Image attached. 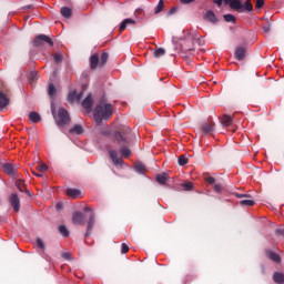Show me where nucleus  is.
Here are the masks:
<instances>
[{
  "label": "nucleus",
  "mask_w": 284,
  "mask_h": 284,
  "mask_svg": "<svg viewBox=\"0 0 284 284\" xmlns=\"http://www.w3.org/2000/svg\"><path fill=\"white\" fill-rule=\"evenodd\" d=\"M254 10V7L252 6V2L250 0H246L244 4L240 1V9L235 8L236 12L243 13V12H252Z\"/></svg>",
  "instance_id": "8"
},
{
  "label": "nucleus",
  "mask_w": 284,
  "mask_h": 284,
  "mask_svg": "<svg viewBox=\"0 0 284 284\" xmlns=\"http://www.w3.org/2000/svg\"><path fill=\"white\" fill-rule=\"evenodd\" d=\"M69 132L71 134H83V126H81V124H74Z\"/></svg>",
  "instance_id": "23"
},
{
  "label": "nucleus",
  "mask_w": 284,
  "mask_h": 284,
  "mask_svg": "<svg viewBox=\"0 0 284 284\" xmlns=\"http://www.w3.org/2000/svg\"><path fill=\"white\" fill-rule=\"evenodd\" d=\"M51 112H52V115L54 116L55 112H54V109L51 106Z\"/></svg>",
  "instance_id": "56"
},
{
  "label": "nucleus",
  "mask_w": 284,
  "mask_h": 284,
  "mask_svg": "<svg viewBox=\"0 0 284 284\" xmlns=\"http://www.w3.org/2000/svg\"><path fill=\"white\" fill-rule=\"evenodd\" d=\"M266 256L270 258V261H273V263H281V255H278L276 252L266 251Z\"/></svg>",
  "instance_id": "16"
},
{
  "label": "nucleus",
  "mask_w": 284,
  "mask_h": 284,
  "mask_svg": "<svg viewBox=\"0 0 284 284\" xmlns=\"http://www.w3.org/2000/svg\"><path fill=\"white\" fill-rule=\"evenodd\" d=\"M153 55L155 57V59H161V57H165V49L163 48L155 49V51L153 52Z\"/></svg>",
  "instance_id": "32"
},
{
  "label": "nucleus",
  "mask_w": 284,
  "mask_h": 284,
  "mask_svg": "<svg viewBox=\"0 0 284 284\" xmlns=\"http://www.w3.org/2000/svg\"><path fill=\"white\" fill-rule=\"evenodd\" d=\"M84 212H90L89 214V221L87 226V232L84 236H90L92 229L94 227V212L90 210V207H85Z\"/></svg>",
  "instance_id": "6"
},
{
  "label": "nucleus",
  "mask_w": 284,
  "mask_h": 284,
  "mask_svg": "<svg viewBox=\"0 0 284 284\" xmlns=\"http://www.w3.org/2000/svg\"><path fill=\"white\" fill-rule=\"evenodd\" d=\"M108 53H102L101 58H100V63L101 65H105V63H108Z\"/></svg>",
  "instance_id": "41"
},
{
  "label": "nucleus",
  "mask_w": 284,
  "mask_h": 284,
  "mask_svg": "<svg viewBox=\"0 0 284 284\" xmlns=\"http://www.w3.org/2000/svg\"><path fill=\"white\" fill-rule=\"evenodd\" d=\"M110 159L112 160V163L115 165H123V159L119 158V154L114 150L109 151Z\"/></svg>",
  "instance_id": "10"
},
{
  "label": "nucleus",
  "mask_w": 284,
  "mask_h": 284,
  "mask_svg": "<svg viewBox=\"0 0 284 284\" xmlns=\"http://www.w3.org/2000/svg\"><path fill=\"white\" fill-rule=\"evenodd\" d=\"M83 99V92L77 93V91H72L68 95L69 103H74V101H81Z\"/></svg>",
  "instance_id": "11"
},
{
  "label": "nucleus",
  "mask_w": 284,
  "mask_h": 284,
  "mask_svg": "<svg viewBox=\"0 0 284 284\" xmlns=\"http://www.w3.org/2000/svg\"><path fill=\"white\" fill-rule=\"evenodd\" d=\"M58 230L64 239H68V236H70V231H68V227L65 225H60Z\"/></svg>",
  "instance_id": "29"
},
{
  "label": "nucleus",
  "mask_w": 284,
  "mask_h": 284,
  "mask_svg": "<svg viewBox=\"0 0 284 284\" xmlns=\"http://www.w3.org/2000/svg\"><path fill=\"white\" fill-rule=\"evenodd\" d=\"M134 170H135V172H138V174H144V172H145V164L138 163V164H135Z\"/></svg>",
  "instance_id": "34"
},
{
  "label": "nucleus",
  "mask_w": 284,
  "mask_h": 284,
  "mask_svg": "<svg viewBox=\"0 0 284 284\" xmlns=\"http://www.w3.org/2000/svg\"><path fill=\"white\" fill-rule=\"evenodd\" d=\"M67 194L68 196H71V199H79V196H81V191L77 189H68Z\"/></svg>",
  "instance_id": "21"
},
{
  "label": "nucleus",
  "mask_w": 284,
  "mask_h": 284,
  "mask_svg": "<svg viewBox=\"0 0 284 284\" xmlns=\"http://www.w3.org/2000/svg\"><path fill=\"white\" fill-rule=\"evenodd\" d=\"M224 0H213V2L221 8L223 6Z\"/></svg>",
  "instance_id": "50"
},
{
  "label": "nucleus",
  "mask_w": 284,
  "mask_h": 284,
  "mask_svg": "<svg viewBox=\"0 0 284 284\" xmlns=\"http://www.w3.org/2000/svg\"><path fill=\"white\" fill-rule=\"evenodd\" d=\"M10 105V98L3 91H0V112H3Z\"/></svg>",
  "instance_id": "7"
},
{
  "label": "nucleus",
  "mask_w": 284,
  "mask_h": 284,
  "mask_svg": "<svg viewBox=\"0 0 284 284\" xmlns=\"http://www.w3.org/2000/svg\"><path fill=\"white\" fill-rule=\"evenodd\" d=\"M90 65H91V70H97V65H99V55L98 54L91 55Z\"/></svg>",
  "instance_id": "22"
},
{
  "label": "nucleus",
  "mask_w": 284,
  "mask_h": 284,
  "mask_svg": "<svg viewBox=\"0 0 284 284\" xmlns=\"http://www.w3.org/2000/svg\"><path fill=\"white\" fill-rule=\"evenodd\" d=\"M16 187L19 190V192H23V187H26V182H23V180H17Z\"/></svg>",
  "instance_id": "35"
},
{
  "label": "nucleus",
  "mask_w": 284,
  "mask_h": 284,
  "mask_svg": "<svg viewBox=\"0 0 284 284\" xmlns=\"http://www.w3.org/2000/svg\"><path fill=\"white\" fill-rule=\"evenodd\" d=\"M29 119L32 123H39V121H41V115L33 111L29 113Z\"/></svg>",
  "instance_id": "26"
},
{
  "label": "nucleus",
  "mask_w": 284,
  "mask_h": 284,
  "mask_svg": "<svg viewBox=\"0 0 284 284\" xmlns=\"http://www.w3.org/2000/svg\"><path fill=\"white\" fill-rule=\"evenodd\" d=\"M264 32H270V26L263 27Z\"/></svg>",
  "instance_id": "54"
},
{
  "label": "nucleus",
  "mask_w": 284,
  "mask_h": 284,
  "mask_svg": "<svg viewBox=\"0 0 284 284\" xmlns=\"http://www.w3.org/2000/svg\"><path fill=\"white\" fill-rule=\"evenodd\" d=\"M2 170L9 176H12L13 179L17 178V168H14V165L10 163H4Z\"/></svg>",
  "instance_id": "9"
},
{
  "label": "nucleus",
  "mask_w": 284,
  "mask_h": 284,
  "mask_svg": "<svg viewBox=\"0 0 284 284\" xmlns=\"http://www.w3.org/2000/svg\"><path fill=\"white\" fill-rule=\"evenodd\" d=\"M234 123V120L232 119V116L224 114L222 116V125H224V128H230V125H232Z\"/></svg>",
  "instance_id": "20"
},
{
  "label": "nucleus",
  "mask_w": 284,
  "mask_h": 284,
  "mask_svg": "<svg viewBox=\"0 0 284 284\" xmlns=\"http://www.w3.org/2000/svg\"><path fill=\"white\" fill-rule=\"evenodd\" d=\"M174 12H176V8H171V10H170V14H174Z\"/></svg>",
  "instance_id": "53"
},
{
  "label": "nucleus",
  "mask_w": 284,
  "mask_h": 284,
  "mask_svg": "<svg viewBox=\"0 0 284 284\" xmlns=\"http://www.w3.org/2000/svg\"><path fill=\"white\" fill-rule=\"evenodd\" d=\"M48 94L49 97H54V94H57V89L54 88L53 83L49 84Z\"/></svg>",
  "instance_id": "37"
},
{
  "label": "nucleus",
  "mask_w": 284,
  "mask_h": 284,
  "mask_svg": "<svg viewBox=\"0 0 284 284\" xmlns=\"http://www.w3.org/2000/svg\"><path fill=\"white\" fill-rule=\"evenodd\" d=\"M55 123L59 128H63L70 123V114L68 113V110L63 108L58 110V119L55 120Z\"/></svg>",
  "instance_id": "3"
},
{
  "label": "nucleus",
  "mask_w": 284,
  "mask_h": 284,
  "mask_svg": "<svg viewBox=\"0 0 284 284\" xmlns=\"http://www.w3.org/2000/svg\"><path fill=\"white\" fill-rule=\"evenodd\" d=\"M37 245H38L39 250H42V252H43V250H45V243H43V240H41V237L37 239Z\"/></svg>",
  "instance_id": "40"
},
{
  "label": "nucleus",
  "mask_w": 284,
  "mask_h": 284,
  "mask_svg": "<svg viewBox=\"0 0 284 284\" xmlns=\"http://www.w3.org/2000/svg\"><path fill=\"white\" fill-rule=\"evenodd\" d=\"M242 205H246L247 207H252V205H254V200H242L240 202Z\"/></svg>",
  "instance_id": "39"
},
{
  "label": "nucleus",
  "mask_w": 284,
  "mask_h": 284,
  "mask_svg": "<svg viewBox=\"0 0 284 284\" xmlns=\"http://www.w3.org/2000/svg\"><path fill=\"white\" fill-rule=\"evenodd\" d=\"M136 21L132 18H126L120 23V32H123L129 26H134Z\"/></svg>",
  "instance_id": "14"
},
{
  "label": "nucleus",
  "mask_w": 284,
  "mask_h": 284,
  "mask_svg": "<svg viewBox=\"0 0 284 284\" xmlns=\"http://www.w3.org/2000/svg\"><path fill=\"white\" fill-rule=\"evenodd\" d=\"M225 6H230L231 10H236L241 8V0H224Z\"/></svg>",
  "instance_id": "18"
},
{
  "label": "nucleus",
  "mask_w": 284,
  "mask_h": 284,
  "mask_svg": "<svg viewBox=\"0 0 284 284\" xmlns=\"http://www.w3.org/2000/svg\"><path fill=\"white\" fill-rule=\"evenodd\" d=\"M37 170H38L39 172H48V165H45V164H39V165L37 166Z\"/></svg>",
  "instance_id": "44"
},
{
  "label": "nucleus",
  "mask_w": 284,
  "mask_h": 284,
  "mask_svg": "<svg viewBox=\"0 0 284 284\" xmlns=\"http://www.w3.org/2000/svg\"><path fill=\"white\" fill-rule=\"evenodd\" d=\"M214 191L217 192V194H221V192H223V186L221 184H215Z\"/></svg>",
  "instance_id": "46"
},
{
  "label": "nucleus",
  "mask_w": 284,
  "mask_h": 284,
  "mask_svg": "<svg viewBox=\"0 0 284 284\" xmlns=\"http://www.w3.org/2000/svg\"><path fill=\"white\" fill-rule=\"evenodd\" d=\"M53 61H54V63H61V61H63V55L55 53L53 55Z\"/></svg>",
  "instance_id": "42"
},
{
  "label": "nucleus",
  "mask_w": 284,
  "mask_h": 284,
  "mask_svg": "<svg viewBox=\"0 0 284 284\" xmlns=\"http://www.w3.org/2000/svg\"><path fill=\"white\" fill-rule=\"evenodd\" d=\"M224 21H226V23H235L236 18L234 17V14L227 13V14H224Z\"/></svg>",
  "instance_id": "33"
},
{
  "label": "nucleus",
  "mask_w": 284,
  "mask_h": 284,
  "mask_svg": "<svg viewBox=\"0 0 284 284\" xmlns=\"http://www.w3.org/2000/svg\"><path fill=\"white\" fill-rule=\"evenodd\" d=\"M201 130L203 132V134H211V132L214 130V123H203L201 126Z\"/></svg>",
  "instance_id": "19"
},
{
  "label": "nucleus",
  "mask_w": 284,
  "mask_h": 284,
  "mask_svg": "<svg viewBox=\"0 0 284 284\" xmlns=\"http://www.w3.org/2000/svg\"><path fill=\"white\" fill-rule=\"evenodd\" d=\"M114 139L118 141V143H128V139L121 134V132L116 131L114 133Z\"/></svg>",
  "instance_id": "27"
},
{
  "label": "nucleus",
  "mask_w": 284,
  "mask_h": 284,
  "mask_svg": "<svg viewBox=\"0 0 284 284\" xmlns=\"http://www.w3.org/2000/svg\"><path fill=\"white\" fill-rule=\"evenodd\" d=\"M236 196H237V199H245V197H247L250 195H247V194H236Z\"/></svg>",
  "instance_id": "52"
},
{
  "label": "nucleus",
  "mask_w": 284,
  "mask_h": 284,
  "mask_svg": "<svg viewBox=\"0 0 284 284\" xmlns=\"http://www.w3.org/2000/svg\"><path fill=\"white\" fill-rule=\"evenodd\" d=\"M60 13L62 14V17H64V19H70V17H72V9L68 7H62Z\"/></svg>",
  "instance_id": "24"
},
{
  "label": "nucleus",
  "mask_w": 284,
  "mask_h": 284,
  "mask_svg": "<svg viewBox=\"0 0 284 284\" xmlns=\"http://www.w3.org/2000/svg\"><path fill=\"white\" fill-rule=\"evenodd\" d=\"M120 153L123 156V159H128L129 156L132 155V151H130V149H128V146H122L120 150Z\"/></svg>",
  "instance_id": "30"
},
{
  "label": "nucleus",
  "mask_w": 284,
  "mask_h": 284,
  "mask_svg": "<svg viewBox=\"0 0 284 284\" xmlns=\"http://www.w3.org/2000/svg\"><path fill=\"white\" fill-rule=\"evenodd\" d=\"M121 252L122 254H128V252H130V247L125 243H122Z\"/></svg>",
  "instance_id": "45"
},
{
  "label": "nucleus",
  "mask_w": 284,
  "mask_h": 284,
  "mask_svg": "<svg viewBox=\"0 0 284 284\" xmlns=\"http://www.w3.org/2000/svg\"><path fill=\"white\" fill-rule=\"evenodd\" d=\"M30 79H31V81H34L37 79V72L32 71L30 73Z\"/></svg>",
  "instance_id": "49"
},
{
  "label": "nucleus",
  "mask_w": 284,
  "mask_h": 284,
  "mask_svg": "<svg viewBox=\"0 0 284 284\" xmlns=\"http://www.w3.org/2000/svg\"><path fill=\"white\" fill-rule=\"evenodd\" d=\"M93 103L94 100H92V93H89L87 98L82 101V108H84V110H92Z\"/></svg>",
  "instance_id": "13"
},
{
  "label": "nucleus",
  "mask_w": 284,
  "mask_h": 284,
  "mask_svg": "<svg viewBox=\"0 0 284 284\" xmlns=\"http://www.w3.org/2000/svg\"><path fill=\"white\" fill-rule=\"evenodd\" d=\"M178 163L181 166L187 165V158L185 155H180L179 159H178Z\"/></svg>",
  "instance_id": "38"
},
{
  "label": "nucleus",
  "mask_w": 284,
  "mask_h": 284,
  "mask_svg": "<svg viewBox=\"0 0 284 284\" xmlns=\"http://www.w3.org/2000/svg\"><path fill=\"white\" fill-rule=\"evenodd\" d=\"M168 179V173H160L156 175V181L160 183V185H165Z\"/></svg>",
  "instance_id": "25"
},
{
  "label": "nucleus",
  "mask_w": 284,
  "mask_h": 284,
  "mask_svg": "<svg viewBox=\"0 0 284 284\" xmlns=\"http://www.w3.org/2000/svg\"><path fill=\"white\" fill-rule=\"evenodd\" d=\"M57 210H61V203L57 204Z\"/></svg>",
  "instance_id": "55"
},
{
  "label": "nucleus",
  "mask_w": 284,
  "mask_h": 284,
  "mask_svg": "<svg viewBox=\"0 0 284 284\" xmlns=\"http://www.w3.org/2000/svg\"><path fill=\"white\" fill-rule=\"evenodd\" d=\"M62 257H63L65 261H70V258H72V254H70V253H62Z\"/></svg>",
  "instance_id": "47"
},
{
  "label": "nucleus",
  "mask_w": 284,
  "mask_h": 284,
  "mask_svg": "<svg viewBox=\"0 0 284 284\" xmlns=\"http://www.w3.org/2000/svg\"><path fill=\"white\" fill-rule=\"evenodd\" d=\"M273 281L277 284H283L284 283V274L283 273H274L273 275Z\"/></svg>",
  "instance_id": "28"
},
{
  "label": "nucleus",
  "mask_w": 284,
  "mask_h": 284,
  "mask_svg": "<svg viewBox=\"0 0 284 284\" xmlns=\"http://www.w3.org/2000/svg\"><path fill=\"white\" fill-rule=\"evenodd\" d=\"M247 52V50L245 49V47H237L235 49V59L237 61H243V59H245V53Z\"/></svg>",
  "instance_id": "12"
},
{
  "label": "nucleus",
  "mask_w": 284,
  "mask_h": 284,
  "mask_svg": "<svg viewBox=\"0 0 284 284\" xmlns=\"http://www.w3.org/2000/svg\"><path fill=\"white\" fill-rule=\"evenodd\" d=\"M9 203L11 207H13L14 212H19V210H21V200L17 193H12L9 196Z\"/></svg>",
  "instance_id": "5"
},
{
  "label": "nucleus",
  "mask_w": 284,
  "mask_h": 284,
  "mask_svg": "<svg viewBox=\"0 0 284 284\" xmlns=\"http://www.w3.org/2000/svg\"><path fill=\"white\" fill-rule=\"evenodd\" d=\"M112 114H114V110L112 109V104L110 103H99L97 104L93 111V119L98 125H101L103 121H108L112 119Z\"/></svg>",
  "instance_id": "2"
},
{
  "label": "nucleus",
  "mask_w": 284,
  "mask_h": 284,
  "mask_svg": "<svg viewBox=\"0 0 284 284\" xmlns=\"http://www.w3.org/2000/svg\"><path fill=\"white\" fill-rule=\"evenodd\" d=\"M30 8H32V6L24 7V9H27V10H30Z\"/></svg>",
  "instance_id": "57"
},
{
  "label": "nucleus",
  "mask_w": 284,
  "mask_h": 284,
  "mask_svg": "<svg viewBox=\"0 0 284 284\" xmlns=\"http://www.w3.org/2000/svg\"><path fill=\"white\" fill-rule=\"evenodd\" d=\"M45 43H48L50 47L54 45L52 39L45 34H39L33 40V45L36 48H42V45H45Z\"/></svg>",
  "instance_id": "4"
},
{
  "label": "nucleus",
  "mask_w": 284,
  "mask_h": 284,
  "mask_svg": "<svg viewBox=\"0 0 284 284\" xmlns=\"http://www.w3.org/2000/svg\"><path fill=\"white\" fill-rule=\"evenodd\" d=\"M183 190H185L186 192H192L194 184H192V182H185L182 184Z\"/></svg>",
  "instance_id": "36"
},
{
  "label": "nucleus",
  "mask_w": 284,
  "mask_h": 284,
  "mask_svg": "<svg viewBox=\"0 0 284 284\" xmlns=\"http://www.w3.org/2000/svg\"><path fill=\"white\" fill-rule=\"evenodd\" d=\"M73 223H77L78 225H83L85 223L83 213H81V212L73 213Z\"/></svg>",
  "instance_id": "17"
},
{
  "label": "nucleus",
  "mask_w": 284,
  "mask_h": 284,
  "mask_svg": "<svg viewBox=\"0 0 284 284\" xmlns=\"http://www.w3.org/2000/svg\"><path fill=\"white\" fill-rule=\"evenodd\" d=\"M173 43L175 45V50L180 52H190V50H194V43L201 45V36L196 30H186L183 31V36L180 38H173Z\"/></svg>",
  "instance_id": "1"
},
{
  "label": "nucleus",
  "mask_w": 284,
  "mask_h": 284,
  "mask_svg": "<svg viewBox=\"0 0 284 284\" xmlns=\"http://www.w3.org/2000/svg\"><path fill=\"white\" fill-rule=\"evenodd\" d=\"M204 19L206 21H210V23H219V19L216 18V14L212 10L206 11V13L204 14Z\"/></svg>",
  "instance_id": "15"
},
{
  "label": "nucleus",
  "mask_w": 284,
  "mask_h": 284,
  "mask_svg": "<svg viewBox=\"0 0 284 284\" xmlns=\"http://www.w3.org/2000/svg\"><path fill=\"white\" fill-rule=\"evenodd\" d=\"M194 1L196 0H180V2L183 3V6H187L189 3H194Z\"/></svg>",
  "instance_id": "48"
},
{
  "label": "nucleus",
  "mask_w": 284,
  "mask_h": 284,
  "mask_svg": "<svg viewBox=\"0 0 284 284\" xmlns=\"http://www.w3.org/2000/svg\"><path fill=\"white\" fill-rule=\"evenodd\" d=\"M207 183H210L212 185V184L216 183V180L214 178H209Z\"/></svg>",
  "instance_id": "51"
},
{
  "label": "nucleus",
  "mask_w": 284,
  "mask_h": 284,
  "mask_svg": "<svg viewBox=\"0 0 284 284\" xmlns=\"http://www.w3.org/2000/svg\"><path fill=\"white\" fill-rule=\"evenodd\" d=\"M263 6H265V0H256L255 8L257 10H261V8H263Z\"/></svg>",
  "instance_id": "43"
},
{
  "label": "nucleus",
  "mask_w": 284,
  "mask_h": 284,
  "mask_svg": "<svg viewBox=\"0 0 284 284\" xmlns=\"http://www.w3.org/2000/svg\"><path fill=\"white\" fill-rule=\"evenodd\" d=\"M33 174H34V176H42L41 174L36 173V172H33Z\"/></svg>",
  "instance_id": "58"
},
{
  "label": "nucleus",
  "mask_w": 284,
  "mask_h": 284,
  "mask_svg": "<svg viewBox=\"0 0 284 284\" xmlns=\"http://www.w3.org/2000/svg\"><path fill=\"white\" fill-rule=\"evenodd\" d=\"M163 8H165V2L163 0H160L154 9V14H160V12H163Z\"/></svg>",
  "instance_id": "31"
}]
</instances>
